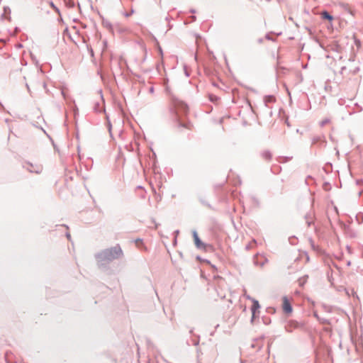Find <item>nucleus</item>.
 Masks as SVG:
<instances>
[{
	"mask_svg": "<svg viewBox=\"0 0 363 363\" xmlns=\"http://www.w3.org/2000/svg\"><path fill=\"white\" fill-rule=\"evenodd\" d=\"M123 255V251L120 246L116 245L104 250L102 253V256L104 259L112 260L118 259Z\"/></svg>",
	"mask_w": 363,
	"mask_h": 363,
	"instance_id": "obj_1",
	"label": "nucleus"
},
{
	"mask_svg": "<svg viewBox=\"0 0 363 363\" xmlns=\"http://www.w3.org/2000/svg\"><path fill=\"white\" fill-rule=\"evenodd\" d=\"M26 167L29 172H34L36 174L41 173L42 170H43L42 165L38 162H35V163L28 162L26 164Z\"/></svg>",
	"mask_w": 363,
	"mask_h": 363,
	"instance_id": "obj_2",
	"label": "nucleus"
},
{
	"mask_svg": "<svg viewBox=\"0 0 363 363\" xmlns=\"http://www.w3.org/2000/svg\"><path fill=\"white\" fill-rule=\"evenodd\" d=\"M282 309L286 313H291L292 312L291 302L286 296L282 298Z\"/></svg>",
	"mask_w": 363,
	"mask_h": 363,
	"instance_id": "obj_3",
	"label": "nucleus"
},
{
	"mask_svg": "<svg viewBox=\"0 0 363 363\" xmlns=\"http://www.w3.org/2000/svg\"><path fill=\"white\" fill-rule=\"evenodd\" d=\"M193 236H194V243H195V245L196 246V247L199 249L205 250L206 245L203 242H202L201 240L199 239L196 232H194Z\"/></svg>",
	"mask_w": 363,
	"mask_h": 363,
	"instance_id": "obj_4",
	"label": "nucleus"
},
{
	"mask_svg": "<svg viewBox=\"0 0 363 363\" xmlns=\"http://www.w3.org/2000/svg\"><path fill=\"white\" fill-rule=\"evenodd\" d=\"M302 325L294 320H290L286 326L287 330L289 332L293 331L294 329L301 328Z\"/></svg>",
	"mask_w": 363,
	"mask_h": 363,
	"instance_id": "obj_5",
	"label": "nucleus"
},
{
	"mask_svg": "<svg viewBox=\"0 0 363 363\" xmlns=\"http://www.w3.org/2000/svg\"><path fill=\"white\" fill-rule=\"evenodd\" d=\"M321 17L323 19H327L329 21H332L333 20V17L327 11H323L321 13Z\"/></svg>",
	"mask_w": 363,
	"mask_h": 363,
	"instance_id": "obj_6",
	"label": "nucleus"
},
{
	"mask_svg": "<svg viewBox=\"0 0 363 363\" xmlns=\"http://www.w3.org/2000/svg\"><path fill=\"white\" fill-rule=\"evenodd\" d=\"M179 128H187L189 130H191V128H192V125L190 124V123H182V122H179Z\"/></svg>",
	"mask_w": 363,
	"mask_h": 363,
	"instance_id": "obj_7",
	"label": "nucleus"
},
{
	"mask_svg": "<svg viewBox=\"0 0 363 363\" xmlns=\"http://www.w3.org/2000/svg\"><path fill=\"white\" fill-rule=\"evenodd\" d=\"M259 307V303H258V301H255L254 302V304H253V306H252V311H255V308H258Z\"/></svg>",
	"mask_w": 363,
	"mask_h": 363,
	"instance_id": "obj_8",
	"label": "nucleus"
}]
</instances>
